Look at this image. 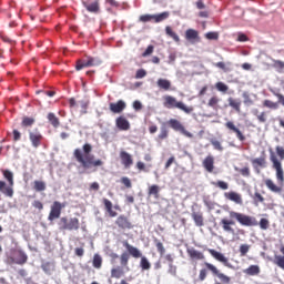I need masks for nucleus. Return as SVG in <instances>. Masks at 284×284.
I'll list each match as a JSON object with an SVG mask.
<instances>
[{
    "label": "nucleus",
    "mask_w": 284,
    "mask_h": 284,
    "mask_svg": "<svg viewBox=\"0 0 284 284\" xmlns=\"http://www.w3.org/2000/svg\"><path fill=\"white\" fill-rule=\"evenodd\" d=\"M82 150L83 151H81V149H75L73 151V156L84 170H90V168H101V165H103V161L94 160V155H92V144H83Z\"/></svg>",
    "instance_id": "obj_1"
},
{
    "label": "nucleus",
    "mask_w": 284,
    "mask_h": 284,
    "mask_svg": "<svg viewBox=\"0 0 284 284\" xmlns=\"http://www.w3.org/2000/svg\"><path fill=\"white\" fill-rule=\"evenodd\" d=\"M230 219H235L240 225H243L244 227H256V225H260V229L263 231L270 230V220L262 217L260 222L254 216L245 215L243 213L231 211L229 212Z\"/></svg>",
    "instance_id": "obj_2"
},
{
    "label": "nucleus",
    "mask_w": 284,
    "mask_h": 284,
    "mask_svg": "<svg viewBox=\"0 0 284 284\" xmlns=\"http://www.w3.org/2000/svg\"><path fill=\"white\" fill-rule=\"evenodd\" d=\"M204 267L206 268H202L200 270V274H199V281H205L207 278V270L209 272L212 273L213 276L219 277V281H215L214 284H230L232 283V277L225 275V273H222L221 271H219V268L210 263V262H205L204 263Z\"/></svg>",
    "instance_id": "obj_3"
},
{
    "label": "nucleus",
    "mask_w": 284,
    "mask_h": 284,
    "mask_svg": "<svg viewBox=\"0 0 284 284\" xmlns=\"http://www.w3.org/2000/svg\"><path fill=\"white\" fill-rule=\"evenodd\" d=\"M122 245L128 251L129 256H132L133 258H141L140 261L141 270L148 271L152 267V264L150 263L148 257L143 256V253H141V251L136 246H132V244H130L128 240H124L122 242Z\"/></svg>",
    "instance_id": "obj_4"
},
{
    "label": "nucleus",
    "mask_w": 284,
    "mask_h": 284,
    "mask_svg": "<svg viewBox=\"0 0 284 284\" xmlns=\"http://www.w3.org/2000/svg\"><path fill=\"white\" fill-rule=\"evenodd\" d=\"M163 101L164 108H168L169 110L178 109L185 114H192L194 112V106H187L185 103L178 101L176 98L172 95H164Z\"/></svg>",
    "instance_id": "obj_5"
},
{
    "label": "nucleus",
    "mask_w": 284,
    "mask_h": 284,
    "mask_svg": "<svg viewBox=\"0 0 284 284\" xmlns=\"http://www.w3.org/2000/svg\"><path fill=\"white\" fill-rule=\"evenodd\" d=\"M129 263H130V253L123 252L120 255L121 266H116L111 270V278H121V276L125 274L124 270H126V272H130Z\"/></svg>",
    "instance_id": "obj_6"
},
{
    "label": "nucleus",
    "mask_w": 284,
    "mask_h": 284,
    "mask_svg": "<svg viewBox=\"0 0 284 284\" xmlns=\"http://www.w3.org/2000/svg\"><path fill=\"white\" fill-rule=\"evenodd\" d=\"M165 19H170V11H164L158 14H143L139 18L142 23H149L150 21L153 23H161L162 21H165Z\"/></svg>",
    "instance_id": "obj_7"
},
{
    "label": "nucleus",
    "mask_w": 284,
    "mask_h": 284,
    "mask_svg": "<svg viewBox=\"0 0 284 284\" xmlns=\"http://www.w3.org/2000/svg\"><path fill=\"white\" fill-rule=\"evenodd\" d=\"M0 192L4 194V196L12 199L14 196V180L7 179L6 181H0Z\"/></svg>",
    "instance_id": "obj_8"
},
{
    "label": "nucleus",
    "mask_w": 284,
    "mask_h": 284,
    "mask_svg": "<svg viewBox=\"0 0 284 284\" xmlns=\"http://www.w3.org/2000/svg\"><path fill=\"white\" fill-rule=\"evenodd\" d=\"M169 125L170 128H172V130H175V132H181V134H183L187 139H194V134H192L190 131H186L185 126H183V124L179 120H169Z\"/></svg>",
    "instance_id": "obj_9"
},
{
    "label": "nucleus",
    "mask_w": 284,
    "mask_h": 284,
    "mask_svg": "<svg viewBox=\"0 0 284 284\" xmlns=\"http://www.w3.org/2000/svg\"><path fill=\"white\" fill-rule=\"evenodd\" d=\"M115 225L119 227V230H122V232L134 230V224H132L130 217L125 215L118 216L115 220Z\"/></svg>",
    "instance_id": "obj_10"
},
{
    "label": "nucleus",
    "mask_w": 284,
    "mask_h": 284,
    "mask_svg": "<svg viewBox=\"0 0 284 284\" xmlns=\"http://www.w3.org/2000/svg\"><path fill=\"white\" fill-rule=\"evenodd\" d=\"M29 141L31 142L32 148L41 146V142L43 141V134L39 129H34L33 131H29Z\"/></svg>",
    "instance_id": "obj_11"
},
{
    "label": "nucleus",
    "mask_w": 284,
    "mask_h": 284,
    "mask_svg": "<svg viewBox=\"0 0 284 284\" xmlns=\"http://www.w3.org/2000/svg\"><path fill=\"white\" fill-rule=\"evenodd\" d=\"M63 207H65V204H62L59 201L53 202L48 217L49 221H54L55 219H59L61 216V210H63Z\"/></svg>",
    "instance_id": "obj_12"
},
{
    "label": "nucleus",
    "mask_w": 284,
    "mask_h": 284,
    "mask_svg": "<svg viewBox=\"0 0 284 284\" xmlns=\"http://www.w3.org/2000/svg\"><path fill=\"white\" fill-rule=\"evenodd\" d=\"M207 252H209V254H211V256H213V258H215V261L223 263V265H225V267L232 268V264H230V260H227V257H225V255H223V253H221L214 248H207Z\"/></svg>",
    "instance_id": "obj_13"
},
{
    "label": "nucleus",
    "mask_w": 284,
    "mask_h": 284,
    "mask_svg": "<svg viewBox=\"0 0 284 284\" xmlns=\"http://www.w3.org/2000/svg\"><path fill=\"white\" fill-rule=\"evenodd\" d=\"M265 185L268 187V190H271V192H283L284 180L278 179L277 183L272 180H266Z\"/></svg>",
    "instance_id": "obj_14"
},
{
    "label": "nucleus",
    "mask_w": 284,
    "mask_h": 284,
    "mask_svg": "<svg viewBox=\"0 0 284 284\" xmlns=\"http://www.w3.org/2000/svg\"><path fill=\"white\" fill-rule=\"evenodd\" d=\"M85 10L91 12V14H99L101 12V2L99 0H93L91 2H82Z\"/></svg>",
    "instance_id": "obj_15"
},
{
    "label": "nucleus",
    "mask_w": 284,
    "mask_h": 284,
    "mask_svg": "<svg viewBox=\"0 0 284 284\" xmlns=\"http://www.w3.org/2000/svg\"><path fill=\"white\" fill-rule=\"evenodd\" d=\"M224 199L232 201L236 205H243V195H241V193L230 191L224 193Z\"/></svg>",
    "instance_id": "obj_16"
},
{
    "label": "nucleus",
    "mask_w": 284,
    "mask_h": 284,
    "mask_svg": "<svg viewBox=\"0 0 284 284\" xmlns=\"http://www.w3.org/2000/svg\"><path fill=\"white\" fill-rule=\"evenodd\" d=\"M125 108H128V104H125V101L123 100H119L118 102H111L109 104V109L111 112H113V114H121V112H123Z\"/></svg>",
    "instance_id": "obj_17"
},
{
    "label": "nucleus",
    "mask_w": 284,
    "mask_h": 284,
    "mask_svg": "<svg viewBox=\"0 0 284 284\" xmlns=\"http://www.w3.org/2000/svg\"><path fill=\"white\" fill-rule=\"evenodd\" d=\"M120 161L123 164V166L126 169H130L132 168V165H134V159H132V155L126 151L120 152Z\"/></svg>",
    "instance_id": "obj_18"
},
{
    "label": "nucleus",
    "mask_w": 284,
    "mask_h": 284,
    "mask_svg": "<svg viewBox=\"0 0 284 284\" xmlns=\"http://www.w3.org/2000/svg\"><path fill=\"white\" fill-rule=\"evenodd\" d=\"M186 254H187L189 258H191V261H204L205 260V255L203 254V252L197 251L194 247L186 248Z\"/></svg>",
    "instance_id": "obj_19"
},
{
    "label": "nucleus",
    "mask_w": 284,
    "mask_h": 284,
    "mask_svg": "<svg viewBox=\"0 0 284 284\" xmlns=\"http://www.w3.org/2000/svg\"><path fill=\"white\" fill-rule=\"evenodd\" d=\"M225 129L230 130V132H234L239 139V141H245V135L241 132V129L236 128L233 121H227L225 123Z\"/></svg>",
    "instance_id": "obj_20"
},
{
    "label": "nucleus",
    "mask_w": 284,
    "mask_h": 284,
    "mask_svg": "<svg viewBox=\"0 0 284 284\" xmlns=\"http://www.w3.org/2000/svg\"><path fill=\"white\" fill-rule=\"evenodd\" d=\"M12 263H16V265H26L28 263V254L23 251H17L14 253V258L11 260Z\"/></svg>",
    "instance_id": "obj_21"
},
{
    "label": "nucleus",
    "mask_w": 284,
    "mask_h": 284,
    "mask_svg": "<svg viewBox=\"0 0 284 284\" xmlns=\"http://www.w3.org/2000/svg\"><path fill=\"white\" fill-rule=\"evenodd\" d=\"M185 39L190 41V43H199L201 41V37H199V31L194 29H187L185 31Z\"/></svg>",
    "instance_id": "obj_22"
},
{
    "label": "nucleus",
    "mask_w": 284,
    "mask_h": 284,
    "mask_svg": "<svg viewBox=\"0 0 284 284\" xmlns=\"http://www.w3.org/2000/svg\"><path fill=\"white\" fill-rule=\"evenodd\" d=\"M271 161L273 163L274 170H276V176L277 179H283V165L281 164V161L272 153Z\"/></svg>",
    "instance_id": "obj_23"
},
{
    "label": "nucleus",
    "mask_w": 284,
    "mask_h": 284,
    "mask_svg": "<svg viewBox=\"0 0 284 284\" xmlns=\"http://www.w3.org/2000/svg\"><path fill=\"white\" fill-rule=\"evenodd\" d=\"M115 125L119 130H122L123 132L130 130V121L125 119V116L121 115L116 118Z\"/></svg>",
    "instance_id": "obj_24"
},
{
    "label": "nucleus",
    "mask_w": 284,
    "mask_h": 284,
    "mask_svg": "<svg viewBox=\"0 0 284 284\" xmlns=\"http://www.w3.org/2000/svg\"><path fill=\"white\" fill-rule=\"evenodd\" d=\"M220 225H222L224 232H227L229 234H234V229L232 227V225H236V222H234L233 220L222 219Z\"/></svg>",
    "instance_id": "obj_25"
},
{
    "label": "nucleus",
    "mask_w": 284,
    "mask_h": 284,
    "mask_svg": "<svg viewBox=\"0 0 284 284\" xmlns=\"http://www.w3.org/2000/svg\"><path fill=\"white\" fill-rule=\"evenodd\" d=\"M202 165L206 172H214V156L209 154L202 162Z\"/></svg>",
    "instance_id": "obj_26"
},
{
    "label": "nucleus",
    "mask_w": 284,
    "mask_h": 284,
    "mask_svg": "<svg viewBox=\"0 0 284 284\" xmlns=\"http://www.w3.org/2000/svg\"><path fill=\"white\" fill-rule=\"evenodd\" d=\"M165 261L169 263V274L171 276H176V265H174V256L172 254L164 255Z\"/></svg>",
    "instance_id": "obj_27"
},
{
    "label": "nucleus",
    "mask_w": 284,
    "mask_h": 284,
    "mask_svg": "<svg viewBox=\"0 0 284 284\" xmlns=\"http://www.w3.org/2000/svg\"><path fill=\"white\" fill-rule=\"evenodd\" d=\"M191 216H192L196 227H203V225H205V222L203 219V213L201 211H199V212L193 211L191 213Z\"/></svg>",
    "instance_id": "obj_28"
},
{
    "label": "nucleus",
    "mask_w": 284,
    "mask_h": 284,
    "mask_svg": "<svg viewBox=\"0 0 284 284\" xmlns=\"http://www.w3.org/2000/svg\"><path fill=\"white\" fill-rule=\"evenodd\" d=\"M156 85L158 88H160V90H164L165 92H169V90H172V82L168 79H163V78L158 79Z\"/></svg>",
    "instance_id": "obj_29"
},
{
    "label": "nucleus",
    "mask_w": 284,
    "mask_h": 284,
    "mask_svg": "<svg viewBox=\"0 0 284 284\" xmlns=\"http://www.w3.org/2000/svg\"><path fill=\"white\" fill-rule=\"evenodd\" d=\"M227 103L237 114H241L242 102L240 99L229 98Z\"/></svg>",
    "instance_id": "obj_30"
},
{
    "label": "nucleus",
    "mask_w": 284,
    "mask_h": 284,
    "mask_svg": "<svg viewBox=\"0 0 284 284\" xmlns=\"http://www.w3.org/2000/svg\"><path fill=\"white\" fill-rule=\"evenodd\" d=\"M251 163L257 172L260 168H265L267 165V161L265 160L264 155L257 159H253Z\"/></svg>",
    "instance_id": "obj_31"
},
{
    "label": "nucleus",
    "mask_w": 284,
    "mask_h": 284,
    "mask_svg": "<svg viewBox=\"0 0 284 284\" xmlns=\"http://www.w3.org/2000/svg\"><path fill=\"white\" fill-rule=\"evenodd\" d=\"M80 227L79 219L71 217L70 220H67V230L69 232L77 231Z\"/></svg>",
    "instance_id": "obj_32"
},
{
    "label": "nucleus",
    "mask_w": 284,
    "mask_h": 284,
    "mask_svg": "<svg viewBox=\"0 0 284 284\" xmlns=\"http://www.w3.org/2000/svg\"><path fill=\"white\" fill-rule=\"evenodd\" d=\"M244 274L247 276H258V274H261V267H258V265H251L244 270Z\"/></svg>",
    "instance_id": "obj_33"
},
{
    "label": "nucleus",
    "mask_w": 284,
    "mask_h": 284,
    "mask_svg": "<svg viewBox=\"0 0 284 284\" xmlns=\"http://www.w3.org/2000/svg\"><path fill=\"white\" fill-rule=\"evenodd\" d=\"M103 204L109 216H111V219H114V216H118L116 211L112 210V202L110 200L103 199Z\"/></svg>",
    "instance_id": "obj_34"
},
{
    "label": "nucleus",
    "mask_w": 284,
    "mask_h": 284,
    "mask_svg": "<svg viewBox=\"0 0 284 284\" xmlns=\"http://www.w3.org/2000/svg\"><path fill=\"white\" fill-rule=\"evenodd\" d=\"M32 187L36 192H45L47 189V184L45 182L41 181V180H36L32 183Z\"/></svg>",
    "instance_id": "obj_35"
},
{
    "label": "nucleus",
    "mask_w": 284,
    "mask_h": 284,
    "mask_svg": "<svg viewBox=\"0 0 284 284\" xmlns=\"http://www.w3.org/2000/svg\"><path fill=\"white\" fill-rule=\"evenodd\" d=\"M47 119L49 123L52 125V128H59V125H61V122L57 118V114L52 112L48 113Z\"/></svg>",
    "instance_id": "obj_36"
},
{
    "label": "nucleus",
    "mask_w": 284,
    "mask_h": 284,
    "mask_svg": "<svg viewBox=\"0 0 284 284\" xmlns=\"http://www.w3.org/2000/svg\"><path fill=\"white\" fill-rule=\"evenodd\" d=\"M153 243H154L160 256L161 257L165 256V246L163 245V242H161V240H159V239H154Z\"/></svg>",
    "instance_id": "obj_37"
},
{
    "label": "nucleus",
    "mask_w": 284,
    "mask_h": 284,
    "mask_svg": "<svg viewBox=\"0 0 284 284\" xmlns=\"http://www.w3.org/2000/svg\"><path fill=\"white\" fill-rule=\"evenodd\" d=\"M219 103H221V99H219V97L216 95H213L212 98H210L207 106L212 108L213 110H219Z\"/></svg>",
    "instance_id": "obj_38"
},
{
    "label": "nucleus",
    "mask_w": 284,
    "mask_h": 284,
    "mask_svg": "<svg viewBox=\"0 0 284 284\" xmlns=\"http://www.w3.org/2000/svg\"><path fill=\"white\" fill-rule=\"evenodd\" d=\"M165 33L168 34V37L173 39L175 43H179V41H181V38H179V34H176V32H174V30H172L171 27H165Z\"/></svg>",
    "instance_id": "obj_39"
},
{
    "label": "nucleus",
    "mask_w": 284,
    "mask_h": 284,
    "mask_svg": "<svg viewBox=\"0 0 284 284\" xmlns=\"http://www.w3.org/2000/svg\"><path fill=\"white\" fill-rule=\"evenodd\" d=\"M263 108H267L268 110H278V103L272 100H264L262 102Z\"/></svg>",
    "instance_id": "obj_40"
},
{
    "label": "nucleus",
    "mask_w": 284,
    "mask_h": 284,
    "mask_svg": "<svg viewBox=\"0 0 284 284\" xmlns=\"http://www.w3.org/2000/svg\"><path fill=\"white\" fill-rule=\"evenodd\" d=\"M215 90H217V92H222V94H227L230 87L225 84V82H217L215 83Z\"/></svg>",
    "instance_id": "obj_41"
},
{
    "label": "nucleus",
    "mask_w": 284,
    "mask_h": 284,
    "mask_svg": "<svg viewBox=\"0 0 284 284\" xmlns=\"http://www.w3.org/2000/svg\"><path fill=\"white\" fill-rule=\"evenodd\" d=\"M159 192H161V187L159 185L153 184L149 187V196H154V199H159Z\"/></svg>",
    "instance_id": "obj_42"
},
{
    "label": "nucleus",
    "mask_w": 284,
    "mask_h": 284,
    "mask_svg": "<svg viewBox=\"0 0 284 284\" xmlns=\"http://www.w3.org/2000/svg\"><path fill=\"white\" fill-rule=\"evenodd\" d=\"M103 265V258L99 254H94L93 256V267L95 270H101V266Z\"/></svg>",
    "instance_id": "obj_43"
},
{
    "label": "nucleus",
    "mask_w": 284,
    "mask_h": 284,
    "mask_svg": "<svg viewBox=\"0 0 284 284\" xmlns=\"http://www.w3.org/2000/svg\"><path fill=\"white\" fill-rule=\"evenodd\" d=\"M34 118H28V116H24L22 118V122H21V125L22 128H32V125H34Z\"/></svg>",
    "instance_id": "obj_44"
},
{
    "label": "nucleus",
    "mask_w": 284,
    "mask_h": 284,
    "mask_svg": "<svg viewBox=\"0 0 284 284\" xmlns=\"http://www.w3.org/2000/svg\"><path fill=\"white\" fill-rule=\"evenodd\" d=\"M273 68L276 70V72L282 74V72L284 70V61L273 60Z\"/></svg>",
    "instance_id": "obj_45"
},
{
    "label": "nucleus",
    "mask_w": 284,
    "mask_h": 284,
    "mask_svg": "<svg viewBox=\"0 0 284 284\" xmlns=\"http://www.w3.org/2000/svg\"><path fill=\"white\" fill-rule=\"evenodd\" d=\"M242 98L244 99V105H254V100H252L250 92L244 91Z\"/></svg>",
    "instance_id": "obj_46"
},
{
    "label": "nucleus",
    "mask_w": 284,
    "mask_h": 284,
    "mask_svg": "<svg viewBox=\"0 0 284 284\" xmlns=\"http://www.w3.org/2000/svg\"><path fill=\"white\" fill-rule=\"evenodd\" d=\"M87 63H89V68H93L94 65H101V60L99 58L89 57Z\"/></svg>",
    "instance_id": "obj_47"
},
{
    "label": "nucleus",
    "mask_w": 284,
    "mask_h": 284,
    "mask_svg": "<svg viewBox=\"0 0 284 284\" xmlns=\"http://www.w3.org/2000/svg\"><path fill=\"white\" fill-rule=\"evenodd\" d=\"M58 225L61 232L68 230V217H61L60 221L58 222Z\"/></svg>",
    "instance_id": "obj_48"
},
{
    "label": "nucleus",
    "mask_w": 284,
    "mask_h": 284,
    "mask_svg": "<svg viewBox=\"0 0 284 284\" xmlns=\"http://www.w3.org/2000/svg\"><path fill=\"white\" fill-rule=\"evenodd\" d=\"M83 68H90V64L88 63V60H78L75 70H83Z\"/></svg>",
    "instance_id": "obj_49"
},
{
    "label": "nucleus",
    "mask_w": 284,
    "mask_h": 284,
    "mask_svg": "<svg viewBox=\"0 0 284 284\" xmlns=\"http://www.w3.org/2000/svg\"><path fill=\"white\" fill-rule=\"evenodd\" d=\"M255 115L257 116V121L260 123H266L267 122V113L263 111L261 114H258V111H255Z\"/></svg>",
    "instance_id": "obj_50"
},
{
    "label": "nucleus",
    "mask_w": 284,
    "mask_h": 284,
    "mask_svg": "<svg viewBox=\"0 0 284 284\" xmlns=\"http://www.w3.org/2000/svg\"><path fill=\"white\" fill-rule=\"evenodd\" d=\"M253 200H254L255 205H258V203H265V197H263V195L258 192H256L253 195Z\"/></svg>",
    "instance_id": "obj_51"
},
{
    "label": "nucleus",
    "mask_w": 284,
    "mask_h": 284,
    "mask_svg": "<svg viewBox=\"0 0 284 284\" xmlns=\"http://www.w3.org/2000/svg\"><path fill=\"white\" fill-rule=\"evenodd\" d=\"M168 134H169L168 128L161 126V131H160V134L158 135V139H160V141H163L164 139H168Z\"/></svg>",
    "instance_id": "obj_52"
},
{
    "label": "nucleus",
    "mask_w": 284,
    "mask_h": 284,
    "mask_svg": "<svg viewBox=\"0 0 284 284\" xmlns=\"http://www.w3.org/2000/svg\"><path fill=\"white\" fill-rule=\"evenodd\" d=\"M247 252H250V245L248 244H242L240 246V256H247Z\"/></svg>",
    "instance_id": "obj_53"
},
{
    "label": "nucleus",
    "mask_w": 284,
    "mask_h": 284,
    "mask_svg": "<svg viewBox=\"0 0 284 284\" xmlns=\"http://www.w3.org/2000/svg\"><path fill=\"white\" fill-rule=\"evenodd\" d=\"M211 144L213 145L214 150L223 152V145L219 142V140H211Z\"/></svg>",
    "instance_id": "obj_54"
},
{
    "label": "nucleus",
    "mask_w": 284,
    "mask_h": 284,
    "mask_svg": "<svg viewBox=\"0 0 284 284\" xmlns=\"http://www.w3.org/2000/svg\"><path fill=\"white\" fill-rule=\"evenodd\" d=\"M78 105H80L81 110H82V114H87V110H88V101L85 100H81L78 102Z\"/></svg>",
    "instance_id": "obj_55"
},
{
    "label": "nucleus",
    "mask_w": 284,
    "mask_h": 284,
    "mask_svg": "<svg viewBox=\"0 0 284 284\" xmlns=\"http://www.w3.org/2000/svg\"><path fill=\"white\" fill-rule=\"evenodd\" d=\"M215 187H220V190H227L230 185L226 182L217 181L214 183Z\"/></svg>",
    "instance_id": "obj_56"
},
{
    "label": "nucleus",
    "mask_w": 284,
    "mask_h": 284,
    "mask_svg": "<svg viewBox=\"0 0 284 284\" xmlns=\"http://www.w3.org/2000/svg\"><path fill=\"white\" fill-rule=\"evenodd\" d=\"M41 267L45 274H50V272H52V264L50 262L42 264Z\"/></svg>",
    "instance_id": "obj_57"
},
{
    "label": "nucleus",
    "mask_w": 284,
    "mask_h": 284,
    "mask_svg": "<svg viewBox=\"0 0 284 284\" xmlns=\"http://www.w3.org/2000/svg\"><path fill=\"white\" fill-rule=\"evenodd\" d=\"M148 72L145 71V69H139L135 73V79H143L144 77H146Z\"/></svg>",
    "instance_id": "obj_58"
},
{
    "label": "nucleus",
    "mask_w": 284,
    "mask_h": 284,
    "mask_svg": "<svg viewBox=\"0 0 284 284\" xmlns=\"http://www.w3.org/2000/svg\"><path fill=\"white\" fill-rule=\"evenodd\" d=\"M206 39H209L211 41H216V39H219V33L217 32H207Z\"/></svg>",
    "instance_id": "obj_59"
},
{
    "label": "nucleus",
    "mask_w": 284,
    "mask_h": 284,
    "mask_svg": "<svg viewBox=\"0 0 284 284\" xmlns=\"http://www.w3.org/2000/svg\"><path fill=\"white\" fill-rule=\"evenodd\" d=\"M154 52V45L150 44L146 50L142 53V57H150Z\"/></svg>",
    "instance_id": "obj_60"
},
{
    "label": "nucleus",
    "mask_w": 284,
    "mask_h": 284,
    "mask_svg": "<svg viewBox=\"0 0 284 284\" xmlns=\"http://www.w3.org/2000/svg\"><path fill=\"white\" fill-rule=\"evenodd\" d=\"M276 154L280 156L281 161L284 160V148L283 146H276Z\"/></svg>",
    "instance_id": "obj_61"
},
{
    "label": "nucleus",
    "mask_w": 284,
    "mask_h": 284,
    "mask_svg": "<svg viewBox=\"0 0 284 284\" xmlns=\"http://www.w3.org/2000/svg\"><path fill=\"white\" fill-rule=\"evenodd\" d=\"M32 206L36 207V210H43V203L39 200H34Z\"/></svg>",
    "instance_id": "obj_62"
},
{
    "label": "nucleus",
    "mask_w": 284,
    "mask_h": 284,
    "mask_svg": "<svg viewBox=\"0 0 284 284\" xmlns=\"http://www.w3.org/2000/svg\"><path fill=\"white\" fill-rule=\"evenodd\" d=\"M13 141H21V132L19 130H13Z\"/></svg>",
    "instance_id": "obj_63"
},
{
    "label": "nucleus",
    "mask_w": 284,
    "mask_h": 284,
    "mask_svg": "<svg viewBox=\"0 0 284 284\" xmlns=\"http://www.w3.org/2000/svg\"><path fill=\"white\" fill-rule=\"evenodd\" d=\"M4 179H12L14 176L13 173H11L10 170H2Z\"/></svg>",
    "instance_id": "obj_64"
}]
</instances>
